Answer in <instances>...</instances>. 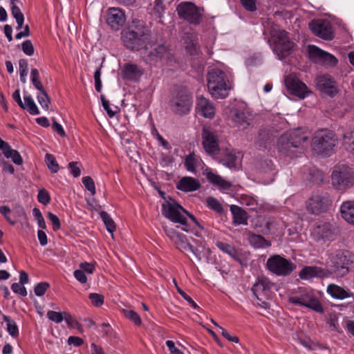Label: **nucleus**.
Wrapping results in <instances>:
<instances>
[{
  "instance_id": "nucleus-1",
  "label": "nucleus",
  "mask_w": 354,
  "mask_h": 354,
  "mask_svg": "<svg viewBox=\"0 0 354 354\" xmlns=\"http://www.w3.org/2000/svg\"><path fill=\"white\" fill-rule=\"evenodd\" d=\"M308 139V135L301 129L289 130L278 139L277 146L279 153L284 157H297V152Z\"/></svg>"
},
{
  "instance_id": "nucleus-2",
  "label": "nucleus",
  "mask_w": 354,
  "mask_h": 354,
  "mask_svg": "<svg viewBox=\"0 0 354 354\" xmlns=\"http://www.w3.org/2000/svg\"><path fill=\"white\" fill-rule=\"evenodd\" d=\"M162 214L165 217L172 222L182 225V230L187 232H192L189 227L191 223L188 222V218H189L195 225L201 229H203L193 215L190 214L181 205L171 198L162 203Z\"/></svg>"
},
{
  "instance_id": "nucleus-3",
  "label": "nucleus",
  "mask_w": 354,
  "mask_h": 354,
  "mask_svg": "<svg viewBox=\"0 0 354 354\" xmlns=\"http://www.w3.org/2000/svg\"><path fill=\"white\" fill-rule=\"evenodd\" d=\"M207 88L215 99H224L231 88L226 74L218 68H214L207 73Z\"/></svg>"
},
{
  "instance_id": "nucleus-4",
  "label": "nucleus",
  "mask_w": 354,
  "mask_h": 354,
  "mask_svg": "<svg viewBox=\"0 0 354 354\" xmlns=\"http://www.w3.org/2000/svg\"><path fill=\"white\" fill-rule=\"evenodd\" d=\"M173 54L169 46L165 44H154L150 49L146 46L142 54L145 62L151 66H158L173 59Z\"/></svg>"
},
{
  "instance_id": "nucleus-5",
  "label": "nucleus",
  "mask_w": 354,
  "mask_h": 354,
  "mask_svg": "<svg viewBox=\"0 0 354 354\" xmlns=\"http://www.w3.org/2000/svg\"><path fill=\"white\" fill-rule=\"evenodd\" d=\"M121 38L127 48L139 50L147 46L149 30L145 28L131 27L122 30Z\"/></svg>"
},
{
  "instance_id": "nucleus-6",
  "label": "nucleus",
  "mask_w": 354,
  "mask_h": 354,
  "mask_svg": "<svg viewBox=\"0 0 354 354\" xmlns=\"http://www.w3.org/2000/svg\"><path fill=\"white\" fill-rule=\"evenodd\" d=\"M337 138L332 131L322 129L317 131L313 139V149L323 156H329L334 151Z\"/></svg>"
},
{
  "instance_id": "nucleus-7",
  "label": "nucleus",
  "mask_w": 354,
  "mask_h": 354,
  "mask_svg": "<svg viewBox=\"0 0 354 354\" xmlns=\"http://www.w3.org/2000/svg\"><path fill=\"white\" fill-rule=\"evenodd\" d=\"M353 256L348 251H337L330 254L329 269V277L333 276L337 278L342 277L348 273V265L353 262Z\"/></svg>"
},
{
  "instance_id": "nucleus-8",
  "label": "nucleus",
  "mask_w": 354,
  "mask_h": 354,
  "mask_svg": "<svg viewBox=\"0 0 354 354\" xmlns=\"http://www.w3.org/2000/svg\"><path fill=\"white\" fill-rule=\"evenodd\" d=\"M331 184L339 191L344 192L354 185V172L346 165H339L334 167L331 174Z\"/></svg>"
},
{
  "instance_id": "nucleus-9",
  "label": "nucleus",
  "mask_w": 354,
  "mask_h": 354,
  "mask_svg": "<svg viewBox=\"0 0 354 354\" xmlns=\"http://www.w3.org/2000/svg\"><path fill=\"white\" fill-rule=\"evenodd\" d=\"M270 43L273 51L280 60L288 56L293 48V43L289 40L287 32L279 29L272 30Z\"/></svg>"
},
{
  "instance_id": "nucleus-10",
  "label": "nucleus",
  "mask_w": 354,
  "mask_h": 354,
  "mask_svg": "<svg viewBox=\"0 0 354 354\" xmlns=\"http://www.w3.org/2000/svg\"><path fill=\"white\" fill-rule=\"evenodd\" d=\"M272 283L268 278L260 277L253 285L252 290L255 297L253 302L260 308L267 309L270 308L268 301Z\"/></svg>"
},
{
  "instance_id": "nucleus-11",
  "label": "nucleus",
  "mask_w": 354,
  "mask_h": 354,
  "mask_svg": "<svg viewBox=\"0 0 354 354\" xmlns=\"http://www.w3.org/2000/svg\"><path fill=\"white\" fill-rule=\"evenodd\" d=\"M180 19L187 21L192 25H199L201 22L203 9L190 1H183L176 7Z\"/></svg>"
},
{
  "instance_id": "nucleus-12",
  "label": "nucleus",
  "mask_w": 354,
  "mask_h": 354,
  "mask_svg": "<svg viewBox=\"0 0 354 354\" xmlns=\"http://www.w3.org/2000/svg\"><path fill=\"white\" fill-rule=\"evenodd\" d=\"M192 97L187 91H178L171 100L170 108L178 115H183L189 113L192 105Z\"/></svg>"
},
{
  "instance_id": "nucleus-13",
  "label": "nucleus",
  "mask_w": 354,
  "mask_h": 354,
  "mask_svg": "<svg viewBox=\"0 0 354 354\" xmlns=\"http://www.w3.org/2000/svg\"><path fill=\"white\" fill-rule=\"evenodd\" d=\"M267 267L270 272L278 276H287L296 268L291 261L280 255L270 257L267 261Z\"/></svg>"
},
{
  "instance_id": "nucleus-14",
  "label": "nucleus",
  "mask_w": 354,
  "mask_h": 354,
  "mask_svg": "<svg viewBox=\"0 0 354 354\" xmlns=\"http://www.w3.org/2000/svg\"><path fill=\"white\" fill-rule=\"evenodd\" d=\"M289 301L295 306L308 308L310 310H322L317 292L311 290H304L299 297H292Z\"/></svg>"
},
{
  "instance_id": "nucleus-15",
  "label": "nucleus",
  "mask_w": 354,
  "mask_h": 354,
  "mask_svg": "<svg viewBox=\"0 0 354 354\" xmlns=\"http://www.w3.org/2000/svg\"><path fill=\"white\" fill-rule=\"evenodd\" d=\"M165 232L179 250L183 252L189 251L198 259H201V257L196 252L197 250H195L194 248L188 242L184 234L172 228H165Z\"/></svg>"
},
{
  "instance_id": "nucleus-16",
  "label": "nucleus",
  "mask_w": 354,
  "mask_h": 354,
  "mask_svg": "<svg viewBox=\"0 0 354 354\" xmlns=\"http://www.w3.org/2000/svg\"><path fill=\"white\" fill-rule=\"evenodd\" d=\"M309 28L313 33L325 40L333 39V32L330 21L327 19H315L309 24Z\"/></svg>"
},
{
  "instance_id": "nucleus-17",
  "label": "nucleus",
  "mask_w": 354,
  "mask_h": 354,
  "mask_svg": "<svg viewBox=\"0 0 354 354\" xmlns=\"http://www.w3.org/2000/svg\"><path fill=\"white\" fill-rule=\"evenodd\" d=\"M286 88L289 92L300 98H305L308 93L306 85L301 82L295 74L286 75L284 79Z\"/></svg>"
},
{
  "instance_id": "nucleus-18",
  "label": "nucleus",
  "mask_w": 354,
  "mask_h": 354,
  "mask_svg": "<svg viewBox=\"0 0 354 354\" xmlns=\"http://www.w3.org/2000/svg\"><path fill=\"white\" fill-rule=\"evenodd\" d=\"M311 236L317 243L323 244L333 240L335 235L329 223H319L313 229Z\"/></svg>"
},
{
  "instance_id": "nucleus-19",
  "label": "nucleus",
  "mask_w": 354,
  "mask_h": 354,
  "mask_svg": "<svg viewBox=\"0 0 354 354\" xmlns=\"http://www.w3.org/2000/svg\"><path fill=\"white\" fill-rule=\"evenodd\" d=\"M317 88L322 93L333 97L337 93L336 82L328 75H319L315 80Z\"/></svg>"
},
{
  "instance_id": "nucleus-20",
  "label": "nucleus",
  "mask_w": 354,
  "mask_h": 354,
  "mask_svg": "<svg viewBox=\"0 0 354 354\" xmlns=\"http://www.w3.org/2000/svg\"><path fill=\"white\" fill-rule=\"evenodd\" d=\"M203 146L209 154H214L219 151L218 135L215 131L203 128L202 132Z\"/></svg>"
},
{
  "instance_id": "nucleus-21",
  "label": "nucleus",
  "mask_w": 354,
  "mask_h": 354,
  "mask_svg": "<svg viewBox=\"0 0 354 354\" xmlns=\"http://www.w3.org/2000/svg\"><path fill=\"white\" fill-rule=\"evenodd\" d=\"M126 21L124 12L119 8H110L107 10L106 24L115 30H119Z\"/></svg>"
},
{
  "instance_id": "nucleus-22",
  "label": "nucleus",
  "mask_w": 354,
  "mask_h": 354,
  "mask_svg": "<svg viewBox=\"0 0 354 354\" xmlns=\"http://www.w3.org/2000/svg\"><path fill=\"white\" fill-rule=\"evenodd\" d=\"M330 205L328 198L316 195L312 196L306 203L307 209L313 214H319L326 210Z\"/></svg>"
},
{
  "instance_id": "nucleus-23",
  "label": "nucleus",
  "mask_w": 354,
  "mask_h": 354,
  "mask_svg": "<svg viewBox=\"0 0 354 354\" xmlns=\"http://www.w3.org/2000/svg\"><path fill=\"white\" fill-rule=\"evenodd\" d=\"M299 276L301 279L309 281L314 278L329 277V272L318 266H305L299 272Z\"/></svg>"
},
{
  "instance_id": "nucleus-24",
  "label": "nucleus",
  "mask_w": 354,
  "mask_h": 354,
  "mask_svg": "<svg viewBox=\"0 0 354 354\" xmlns=\"http://www.w3.org/2000/svg\"><path fill=\"white\" fill-rule=\"evenodd\" d=\"M196 109L206 118H212L215 115V107L213 103L203 96L197 98Z\"/></svg>"
},
{
  "instance_id": "nucleus-25",
  "label": "nucleus",
  "mask_w": 354,
  "mask_h": 354,
  "mask_svg": "<svg viewBox=\"0 0 354 354\" xmlns=\"http://www.w3.org/2000/svg\"><path fill=\"white\" fill-rule=\"evenodd\" d=\"M237 154L240 155V152H236L235 150L232 149L230 151H227L223 157L221 159V162L226 167L231 168L239 169L241 167V160L239 156Z\"/></svg>"
},
{
  "instance_id": "nucleus-26",
  "label": "nucleus",
  "mask_w": 354,
  "mask_h": 354,
  "mask_svg": "<svg viewBox=\"0 0 354 354\" xmlns=\"http://www.w3.org/2000/svg\"><path fill=\"white\" fill-rule=\"evenodd\" d=\"M0 149L2 151L6 158H11L12 162L21 165L23 163V159L20 153L15 149H12L10 145L0 138Z\"/></svg>"
},
{
  "instance_id": "nucleus-27",
  "label": "nucleus",
  "mask_w": 354,
  "mask_h": 354,
  "mask_svg": "<svg viewBox=\"0 0 354 354\" xmlns=\"http://www.w3.org/2000/svg\"><path fill=\"white\" fill-rule=\"evenodd\" d=\"M204 174L205 175L208 181L218 187L221 190H228L231 187V183L221 176L214 174L211 169H205Z\"/></svg>"
},
{
  "instance_id": "nucleus-28",
  "label": "nucleus",
  "mask_w": 354,
  "mask_h": 354,
  "mask_svg": "<svg viewBox=\"0 0 354 354\" xmlns=\"http://www.w3.org/2000/svg\"><path fill=\"white\" fill-rule=\"evenodd\" d=\"M176 187L183 192H189L198 189L201 187V184L197 179L186 176L180 180Z\"/></svg>"
},
{
  "instance_id": "nucleus-29",
  "label": "nucleus",
  "mask_w": 354,
  "mask_h": 354,
  "mask_svg": "<svg viewBox=\"0 0 354 354\" xmlns=\"http://www.w3.org/2000/svg\"><path fill=\"white\" fill-rule=\"evenodd\" d=\"M340 212L346 222L354 225V201L344 202L340 207Z\"/></svg>"
},
{
  "instance_id": "nucleus-30",
  "label": "nucleus",
  "mask_w": 354,
  "mask_h": 354,
  "mask_svg": "<svg viewBox=\"0 0 354 354\" xmlns=\"http://www.w3.org/2000/svg\"><path fill=\"white\" fill-rule=\"evenodd\" d=\"M142 74V71L136 64H125L123 69L124 78L137 81Z\"/></svg>"
},
{
  "instance_id": "nucleus-31",
  "label": "nucleus",
  "mask_w": 354,
  "mask_h": 354,
  "mask_svg": "<svg viewBox=\"0 0 354 354\" xmlns=\"http://www.w3.org/2000/svg\"><path fill=\"white\" fill-rule=\"evenodd\" d=\"M327 292L333 298L344 299L352 296V293L343 288L335 285L330 284L327 287Z\"/></svg>"
},
{
  "instance_id": "nucleus-32",
  "label": "nucleus",
  "mask_w": 354,
  "mask_h": 354,
  "mask_svg": "<svg viewBox=\"0 0 354 354\" xmlns=\"http://www.w3.org/2000/svg\"><path fill=\"white\" fill-rule=\"evenodd\" d=\"M325 53L326 51L320 49L316 46L309 45L308 46V57L315 63L320 64Z\"/></svg>"
},
{
  "instance_id": "nucleus-33",
  "label": "nucleus",
  "mask_w": 354,
  "mask_h": 354,
  "mask_svg": "<svg viewBox=\"0 0 354 354\" xmlns=\"http://www.w3.org/2000/svg\"><path fill=\"white\" fill-rule=\"evenodd\" d=\"M228 118L234 127L241 125L243 122V112L237 108H232Z\"/></svg>"
},
{
  "instance_id": "nucleus-34",
  "label": "nucleus",
  "mask_w": 354,
  "mask_h": 354,
  "mask_svg": "<svg viewBox=\"0 0 354 354\" xmlns=\"http://www.w3.org/2000/svg\"><path fill=\"white\" fill-rule=\"evenodd\" d=\"M249 241L255 248H265L271 245L270 241L266 240L261 235L252 234L249 237Z\"/></svg>"
},
{
  "instance_id": "nucleus-35",
  "label": "nucleus",
  "mask_w": 354,
  "mask_h": 354,
  "mask_svg": "<svg viewBox=\"0 0 354 354\" xmlns=\"http://www.w3.org/2000/svg\"><path fill=\"white\" fill-rule=\"evenodd\" d=\"M232 214V223L234 225L243 224V210L239 206L232 205L230 206Z\"/></svg>"
},
{
  "instance_id": "nucleus-36",
  "label": "nucleus",
  "mask_w": 354,
  "mask_h": 354,
  "mask_svg": "<svg viewBox=\"0 0 354 354\" xmlns=\"http://www.w3.org/2000/svg\"><path fill=\"white\" fill-rule=\"evenodd\" d=\"M198 161L199 158L196 157L194 153H191L186 156L184 165L187 171L195 173L196 166L198 165Z\"/></svg>"
},
{
  "instance_id": "nucleus-37",
  "label": "nucleus",
  "mask_w": 354,
  "mask_h": 354,
  "mask_svg": "<svg viewBox=\"0 0 354 354\" xmlns=\"http://www.w3.org/2000/svg\"><path fill=\"white\" fill-rule=\"evenodd\" d=\"M100 217L105 224L108 232L113 235V232L115 230V225L113 219L111 218L109 214L104 211L100 212Z\"/></svg>"
},
{
  "instance_id": "nucleus-38",
  "label": "nucleus",
  "mask_w": 354,
  "mask_h": 354,
  "mask_svg": "<svg viewBox=\"0 0 354 354\" xmlns=\"http://www.w3.org/2000/svg\"><path fill=\"white\" fill-rule=\"evenodd\" d=\"M24 99L26 109L31 115L39 114V111L30 95H25Z\"/></svg>"
},
{
  "instance_id": "nucleus-39",
  "label": "nucleus",
  "mask_w": 354,
  "mask_h": 354,
  "mask_svg": "<svg viewBox=\"0 0 354 354\" xmlns=\"http://www.w3.org/2000/svg\"><path fill=\"white\" fill-rule=\"evenodd\" d=\"M344 145L347 151L354 154V131L344 135Z\"/></svg>"
},
{
  "instance_id": "nucleus-40",
  "label": "nucleus",
  "mask_w": 354,
  "mask_h": 354,
  "mask_svg": "<svg viewBox=\"0 0 354 354\" xmlns=\"http://www.w3.org/2000/svg\"><path fill=\"white\" fill-rule=\"evenodd\" d=\"M39 93H38L37 98L40 106L44 109L45 110H48L49 104L50 102V100L47 93L46 92L44 88L43 90H39Z\"/></svg>"
},
{
  "instance_id": "nucleus-41",
  "label": "nucleus",
  "mask_w": 354,
  "mask_h": 354,
  "mask_svg": "<svg viewBox=\"0 0 354 354\" xmlns=\"http://www.w3.org/2000/svg\"><path fill=\"white\" fill-rule=\"evenodd\" d=\"M4 320L6 322L7 331L12 337H17L19 335V330L17 324L8 316H4Z\"/></svg>"
},
{
  "instance_id": "nucleus-42",
  "label": "nucleus",
  "mask_w": 354,
  "mask_h": 354,
  "mask_svg": "<svg viewBox=\"0 0 354 354\" xmlns=\"http://www.w3.org/2000/svg\"><path fill=\"white\" fill-rule=\"evenodd\" d=\"M45 162L48 169L53 173H57L59 170V165L55 157L50 153H46L45 156Z\"/></svg>"
},
{
  "instance_id": "nucleus-43",
  "label": "nucleus",
  "mask_w": 354,
  "mask_h": 354,
  "mask_svg": "<svg viewBox=\"0 0 354 354\" xmlns=\"http://www.w3.org/2000/svg\"><path fill=\"white\" fill-rule=\"evenodd\" d=\"M164 1L165 0H155L154 1L153 14L160 20L162 17L166 9Z\"/></svg>"
},
{
  "instance_id": "nucleus-44",
  "label": "nucleus",
  "mask_w": 354,
  "mask_h": 354,
  "mask_svg": "<svg viewBox=\"0 0 354 354\" xmlns=\"http://www.w3.org/2000/svg\"><path fill=\"white\" fill-rule=\"evenodd\" d=\"M30 77H31V82H32L34 87L36 89H37L38 91L43 90L44 86H43L41 82L40 81L39 73V71L37 69L33 68L31 70Z\"/></svg>"
},
{
  "instance_id": "nucleus-45",
  "label": "nucleus",
  "mask_w": 354,
  "mask_h": 354,
  "mask_svg": "<svg viewBox=\"0 0 354 354\" xmlns=\"http://www.w3.org/2000/svg\"><path fill=\"white\" fill-rule=\"evenodd\" d=\"M327 324H328L330 330L338 331L339 328L338 323V315L335 313H330L326 319Z\"/></svg>"
},
{
  "instance_id": "nucleus-46",
  "label": "nucleus",
  "mask_w": 354,
  "mask_h": 354,
  "mask_svg": "<svg viewBox=\"0 0 354 354\" xmlns=\"http://www.w3.org/2000/svg\"><path fill=\"white\" fill-rule=\"evenodd\" d=\"M207 206L211 208L212 209L214 210L217 213H222L223 212V207L221 203L213 197H208L206 200Z\"/></svg>"
},
{
  "instance_id": "nucleus-47",
  "label": "nucleus",
  "mask_w": 354,
  "mask_h": 354,
  "mask_svg": "<svg viewBox=\"0 0 354 354\" xmlns=\"http://www.w3.org/2000/svg\"><path fill=\"white\" fill-rule=\"evenodd\" d=\"M173 281L178 292L185 301H187V303L190 305V307L193 308H198L199 306L194 301V300L178 286L176 279H174Z\"/></svg>"
},
{
  "instance_id": "nucleus-48",
  "label": "nucleus",
  "mask_w": 354,
  "mask_h": 354,
  "mask_svg": "<svg viewBox=\"0 0 354 354\" xmlns=\"http://www.w3.org/2000/svg\"><path fill=\"white\" fill-rule=\"evenodd\" d=\"M216 245L219 250L229 255L234 256L236 254V250L234 247L227 243L218 241L216 243Z\"/></svg>"
},
{
  "instance_id": "nucleus-49",
  "label": "nucleus",
  "mask_w": 354,
  "mask_h": 354,
  "mask_svg": "<svg viewBox=\"0 0 354 354\" xmlns=\"http://www.w3.org/2000/svg\"><path fill=\"white\" fill-rule=\"evenodd\" d=\"M337 63L338 60L334 55L326 52L320 64L335 66Z\"/></svg>"
},
{
  "instance_id": "nucleus-50",
  "label": "nucleus",
  "mask_w": 354,
  "mask_h": 354,
  "mask_svg": "<svg viewBox=\"0 0 354 354\" xmlns=\"http://www.w3.org/2000/svg\"><path fill=\"white\" fill-rule=\"evenodd\" d=\"M82 183L86 189L91 192L93 196L95 194V186L93 180L90 176H85L82 178Z\"/></svg>"
},
{
  "instance_id": "nucleus-51",
  "label": "nucleus",
  "mask_w": 354,
  "mask_h": 354,
  "mask_svg": "<svg viewBox=\"0 0 354 354\" xmlns=\"http://www.w3.org/2000/svg\"><path fill=\"white\" fill-rule=\"evenodd\" d=\"M126 318L133 322L136 325L139 326L141 324V318L136 311H123Z\"/></svg>"
},
{
  "instance_id": "nucleus-52",
  "label": "nucleus",
  "mask_w": 354,
  "mask_h": 354,
  "mask_svg": "<svg viewBox=\"0 0 354 354\" xmlns=\"http://www.w3.org/2000/svg\"><path fill=\"white\" fill-rule=\"evenodd\" d=\"M88 298L91 300V303L96 308H99L100 306H101L104 302L103 295L97 294V293L89 294Z\"/></svg>"
},
{
  "instance_id": "nucleus-53",
  "label": "nucleus",
  "mask_w": 354,
  "mask_h": 354,
  "mask_svg": "<svg viewBox=\"0 0 354 354\" xmlns=\"http://www.w3.org/2000/svg\"><path fill=\"white\" fill-rule=\"evenodd\" d=\"M64 313L62 314L59 311H48L47 313V317L50 320L57 324L62 322L64 320Z\"/></svg>"
},
{
  "instance_id": "nucleus-54",
  "label": "nucleus",
  "mask_w": 354,
  "mask_h": 354,
  "mask_svg": "<svg viewBox=\"0 0 354 354\" xmlns=\"http://www.w3.org/2000/svg\"><path fill=\"white\" fill-rule=\"evenodd\" d=\"M32 214L37 221L39 227L41 229H46V223L40 210L35 207L32 209Z\"/></svg>"
},
{
  "instance_id": "nucleus-55",
  "label": "nucleus",
  "mask_w": 354,
  "mask_h": 354,
  "mask_svg": "<svg viewBox=\"0 0 354 354\" xmlns=\"http://www.w3.org/2000/svg\"><path fill=\"white\" fill-rule=\"evenodd\" d=\"M37 199L39 203L46 205L50 203V197L47 191L41 189L38 193Z\"/></svg>"
},
{
  "instance_id": "nucleus-56",
  "label": "nucleus",
  "mask_w": 354,
  "mask_h": 354,
  "mask_svg": "<svg viewBox=\"0 0 354 354\" xmlns=\"http://www.w3.org/2000/svg\"><path fill=\"white\" fill-rule=\"evenodd\" d=\"M23 52L28 55L31 56L34 54V46L30 40H26L21 44Z\"/></svg>"
},
{
  "instance_id": "nucleus-57",
  "label": "nucleus",
  "mask_w": 354,
  "mask_h": 354,
  "mask_svg": "<svg viewBox=\"0 0 354 354\" xmlns=\"http://www.w3.org/2000/svg\"><path fill=\"white\" fill-rule=\"evenodd\" d=\"M11 289L14 292L19 295L20 296L24 297L27 295V291L26 288L24 286V284L14 283L11 286Z\"/></svg>"
},
{
  "instance_id": "nucleus-58",
  "label": "nucleus",
  "mask_w": 354,
  "mask_h": 354,
  "mask_svg": "<svg viewBox=\"0 0 354 354\" xmlns=\"http://www.w3.org/2000/svg\"><path fill=\"white\" fill-rule=\"evenodd\" d=\"M49 288V284L46 282H41L37 284L35 287L34 291L36 295L42 296L44 295L47 289Z\"/></svg>"
},
{
  "instance_id": "nucleus-59",
  "label": "nucleus",
  "mask_w": 354,
  "mask_h": 354,
  "mask_svg": "<svg viewBox=\"0 0 354 354\" xmlns=\"http://www.w3.org/2000/svg\"><path fill=\"white\" fill-rule=\"evenodd\" d=\"M100 98H101L102 106L104 109V110L106 111L108 115L110 118H113L115 115L116 112L115 111H113L111 109L109 102L105 98V97L103 95H101Z\"/></svg>"
},
{
  "instance_id": "nucleus-60",
  "label": "nucleus",
  "mask_w": 354,
  "mask_h": 354,
  "mask_svg": "<svg viewBox=\"0 0 354 354\" xmlns=\"http://www.w3.org/2000/svg\"><path fill=\"white\" fill-rule=\"evenodd\" d=\"M48 219L52 222L53 223V229L54 231H57L61 227V223L59 218L54 214L51 212H48Z\"/></svg>"
},
{
  "instance_id": "nucleus-61",
  "label": "nucleus",
  "mask_w": 354,
  "mask_h": 354,
  "mask_svg": "<svg viewBox=\"0 0 354 354\" xmlns=\"http://www.w3.org/2000/svg\"><path fill=\"white\" fill-rule=\"evenodd\" d=\"M52 120V129H53V131H55L61 137H65L66 133L62 126L60 124H59L55 118H53Z\"/></svg>"
},
{
  "instance_id": "nucleus-62",
  "label": "nucleus",
  "mask_w": 354,
  "mask_h": 354,
  "mask_svg": "<svg viewBox=\"0 0 354 354\" xmlns=\"http://www.w3.org/2000/svg\"><path fill=\"white\" fill-rule=\"evenodd\" d=\"M245 206H247L249 209L254 210L258 207V204L256 199L253 197L248 198L245 195Z\"/></svg>"
},
{
  "instance_id": "nucleus-63",
  "label": "nucleus",
  "mask_w": 354,
  "mask_h": 354,
  "mask_svg": "<svg viewBox=\"0 0 354 354\" xmlns=\"http://www.w3.org/2000/svg\"><path fill=\"white\" fill-rule=\"evenodd\" d=\"M80 269L83 270L84 273L92 274L95 270V265L87 262L81 263L80 264Z\"/></svg>"
},
{
  "instance_id": "nucleus-64",
  "label": "nucleus",
  "mask_w": 354,
  "mask_h": 354,
  "mask_svg": "<svg viewBox=\"0 0 354 354\" xmlns=\"http://www.w3.org/2000/svg\"><path fill=\"white\" fill-rule=\"evenodd\" d=\"M166 345L169 348L170 354H183L180 349L175 346V344L173 341L167 340L166 342Z\"/></svg>"
}]
</instances>
